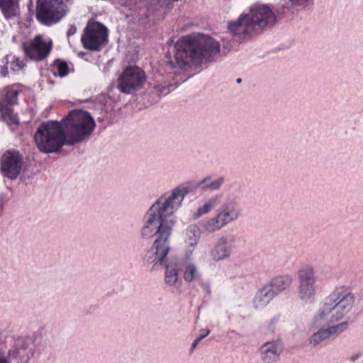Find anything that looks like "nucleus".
Masks as SVG:
<instances>
[{
	"label": "nucleus",
	"instance_id": "nucleus-33",
	"mask_svg": "<svg viewBox=\"0 0 363 363\" xmlns=\"http://www.w3.org/2000/svg\"><path fill=\"white\" fill-rule=\"evenodd\" d=\"M167 89L166 86H163V85H157V86H155L154 88H153V91L154 93L158 94V95H164L165 96L168 91H164L165 90Z\"/></svg>",
	"mask_w": 363,
	"mask_h": 363
},
{
	"label": "nucleus",
	"instance_id": "nucleus-24",
	"mask_svg": "<svg viewBox=\"0 0 363 363\" xmlns=\"http://www.w3.org/2000/svg\"><path fill=\"white\" fill-rule=\"evenodd\" d=\"M183 277L184 281L191 282L200 278L201 274L195 263L190 260H184L182 262Z\"/></svg>",
	"mask_w": 363,
	"mask_h": 363
},
{
	"label": "nucleus",
	"instance_id": "nucleus-10",
	"mask_svg": "<svg viewBox=\"0 0 363 363\" xmlns=\"http://www.w3.org/2000/svg\"><path fill=\"white\" fill-rule=\"evenodd\" d=\"M23 167V157L18 150H6L0 158V169L4 177L16 179L21 173Z\"/></svg>",
	"mask_w": 363,
	"mask_h": 363
},
{
	"label": "nucleus",
	"instance_id": "nucleus-14",
	"mask_svg": "<svg viewBox=\"0 0 363 363\" xmlns=\"http://www.w3.org/2000/svg\"><path fill=\"white\" fill-rule=\"evenodd\" d=\"M228 28L230 33L239 42L250 38L254 33H257L247 13L241 15L237 21L229 23Z\"/></svg>",
	"mask_w": 363,
	"mask_h": 363
},
{
	"label": "nucleus",
	"instance_id": "nucleus-21",
	"mask_svg": "<svg viewBox=\"0 0 363 363\" xmlns=\"http://www.w3.org/2000/svg\"><path fill=\"white\" fill-rule=\"evenodd\" d=\"M201 232L196 225H189L184 232V242L191 256L200 240Z\"/></svg>",
	"mask_w": 363,
	"mask_h": 363
},
{
	"label": "nucleus",
	"instance_id": "nucleus-8",
	"mask_svg": "<svg viewBox=\"0 0 363 363\" xmlns=\"http://www.w3.org/2000/svg\"><path fill=\"white\" fill-rule=\"evenodd\" d=\"M298 297L304 302H312L316 295L315 270L311 266L301 268L298 272Z\"/></svg>",
	"mask_w": 363,
	"mask_h": 363
},
{
	"label": "nucleus",
	"instance_id": "nucleus-2",
	"mask_svg": "<svg viewBox=\"0 0 363 363\" xmlns=\"http://www.w3.org/2000/svg\"><path fill=\"white\" fill-rule=\"evenodd\" d=\"M356 297L345 285L335 286L319 303L310 320V328L315 330L308 337V345L320 348L330 340L337 337L348 328L346 320L352 311Z\"/></svg>",
	"mask_w": 363,
	"mask_h": 363
},
{
	"label": "nucleus",
	"instance_id": "nucleus-26",
	"mask_svg": "<svg viewBox=\"0 0 363 363\" xmlns=\"http://www.w3.org/2000/svg\"><path fill=\"white\" fill-rule=\"evenodd\" d=\"M220 203V197L218 196H213L208 199L203 205L200 206L194 213L196 218H199L203 214H206L214 208Z\"/></svg>",
	"mask_w": 363,
	"mask_h": 363
},
{
	"label": "nucleus",
	"instance_id": "nucleus-13",
	"mask_svg": "<svg viewBox=\"0 0 363 363\" xmlns=\"http://www.w3.org/2000/svg\"><path fill=\"white\" fill-rule=\"evenodd\" d=\"M247 14L257 33L265 28L272 26L277 20L275 13L266 5L251 8L250 13Z\"/></svg>",
	"mask_w": 363,
	"mask_h": 363
},
{
	"label": "nucleus",
	"instance_id": "nucleus-5",
	"mask_svg": "<svg viewBox=\"0 0 363 363\" xmlns=\"http://www.w3.org/2000/svg\"><path fill=\"white\" fill-rule=\"evenodd\" d=\"M35 143L38 150L43 153H56L68 145L62 123L49 121L43 123L34 135Z\"/></svg>",
	"mask_w": 363,
	"mask_h": 363
},
{
	"label": "nucleus",
	"instance_id": "nucleus-1",
	"mask_svg": "<svg viewBox=\"0 0 363 363\" xmlns=\"http://www.w3.org/2000/svg\"><path fill=\"white\" fill-rule=\"evenodd\" d=\"M193 190L191 182L179 184L161 195L143 217L141 237L150 239L157 235L153 246L147 252L145 261L162 264L169 252V238L176 224L175 212L182 206L185 196Z\"/></svg>",
	"mask_w": 363,
	"mask_h": 363
},
{
	"label": "nucleus",
	"instance_id": "nucleus-35",
	"mask_svg": "<svg viewBox=\"0 0 363 363\" xmlns=\"http://www.w3.org/2000/svg\"><path fill=\"white\" fill-rule=\"evenodd\" d=\"M77 32V28L74 25H72L70 26V27L69 28L67 32V35L68 38H69L70 36L74 35Z\"/></svg>",
	"mask_w": 363,
	"mask_h": 363
},
{
	"label": "nucleus",
	"instance_id": "nucleus-15",
	"mask_svg": "<svg viewBox=\"0 0 363 363\" xmlns=\"http://www.w3.org/2000/svg\"><path fill=\"white\" fill-rule=\"evenodd\" d=\"M52 49V41L44 40L40 35L36 36L30 44L24 48L26 55L33 60L41 61L45 59Z\"/></svg>",
	"mask_w": 363,
	"mask_h": 363
},
{
	"label": "nucleus",
	"instance_id": "nucleus-28",
	"mask_svg": "<svg viewBox=\"0 0 363 363\" xmlns=\"http://www.w3.org/2000/svg\"><path fill=\"white\" fill-rule=\"evenodd\" d=\"M9 65L11 70L15 73L21 71L25 67V63L22 60L15 58L14 57H13L11 62H9Z\"/></svg>",
	"mask_w": 363,
	"mask_h": 363
},
{
	"label": "nucleus",
	"instance_id": "nucleus-36",
	"mask_svg": "<svg viewBox=\"0 0 363 363\" xmlns=\"http://www.w3.org/2000/svg\"><path fill=\"white\" fill-rule=\"evenodd\" d=\"M0 363H11V362L6 356L0 355Z\"/></svg>",
	"mask_w": 363,
	"mask_h": 363
},
{
	"label": "nucleus",
	"instance_id": "nucleus-34",
	"mask_svg": "<svg viewBox=\"0 0 363 363\" xmlns=\"http://www.w3.org/2000/svg\"><path fill=\"white\" fill-rule=\"evenodd\" d=\"M9 67H10L9 62L6 60V64L1 67L0 74L1 77H5L8 75Z\"/></svg>",
	"mask_w": 363,
	"mask_h": 363
},
{
	"label": "nucleus",
	"instance_id": "nucleus-32",
	"mask_svg": "<svg viewBox=\"0 0 363 363\" xmlns=\"http://www.w3.org/2000/svg\"><path fill=\"white\" fill-rule=\"evenodd\" d=\"M288 2L291 4L292 6H302L306 7L309 0H287Z\"/></svg>",
	"mask_w": 363,
	"mask_h": 363
},
{
	"label": "nucleus",
	"instance_id": "nucleus-38",
	"mask_svg": "<svg viewBox=\"0 0 363 363\" xmlns=\"http://www.w3.org/2000/svg\"><path fill=\"white\" fill-rule=\"evenodd\" d=\"M237 82H238V83H240V82H241V79H240V78H239V79H237Z\"/></svg>",
	"mask_w": 363,
	"mask_h": 363
},
{
	"label": "nucleus",
	"instance_id": "nucleus-18",
	"mask_svg": "<svg viewBox=\"0 0 363 363\" xmlns=\"http://www.w3.org/2000/svg\"><path fill=\"white\" fill-rule=\"evenodd\" d=\"M283 345L279 340L267 342L260 348L261 358L265 363H274L279 360Z\"/></svg>",
	"mask_w": 363,
	"mask_h": 363
},
{
	"label": "nucleus",
	"instance_id": "nucleus-30",
	"mask_svg": "<svg viewBox=\"0 0 363 363\" xmlns=\"http://www.w3.org/2000/svg\"><path fill=\"white\" fill-rule=\"evenodd\" d=\"M198 185L203 190L213 191L212 180L211 177H207L203 179L199 182Z\"/></svg>",
	"mask_w": 363,
	"mask_h": 363
},
{
	"label": "nucleus",
	"instance_id": "nucleus-17",
	"mask_svg": "<svg viewBox=\"0 0 363 363\" xmlns=\"http://www.w3.org/2000/svg\"><path fill=\"white\" fill-rule=\"evenodd\" d=\"M241 214V207L234 199L225 201L217 211V215L225 226L237 220Z\"/></svg>",
	"mask_w": 363,
	"mask_h": 363
},
{
	"label": "nucleus",
	"instance_id": "nucleus-19",
	"mask_svg": "<svg viewBox=\"0 0 363 363\" xmlns=\"http://www.w3.org/2000/svg\"><path fill=\"white\" fill-rule=\"evenodd\" d=\"M293 283V277L289 274H279L272 278L267 284L275 296L289 289Z\"/></svg>",
	"mask_w": 363,
	"mask_h": 363
},
{
	"label": "nucleus",
	"instance_id": "nucleus-11",
	"mask_svg": "<svg viewBox=\"0 0 363 363\" xmlns=\"http://www.w3.org/2000/svg\"><path fill=\"white\" fill-rule=\"evenodd\" d=\"M35 352V342L33 337H26L16 339L8 351L7 358L16 363H28Z\"/></svg>",
	"mask_w": 363,
	"mask_h": 363
},
{
	"label": "nucleus",
	"instance_id": "nucleus-20",
	"mask_svg": "<svg viewBox=\"0 0 363 363\" xmlns=\"http://www.w3.org/2000/svg\"><path fill=\"white\" fill-rule=\"evenodd\" d=\"M162 264H164L165 267L164 283L169 286H174L179 279V267L180 264L178 260L177 259H170L165 263L164 260H163V263ZM158 265L160 264H158ZM155 266H157V264Z\"/></svg>",
	"mask_w": 363,
	"mask_h": 363
},
{
	"label": "nucleus",
	"instance_id": "nucleus-12",
	"mask_svg": "<svg viewBox=\"0 0 363 363\" xmlns=\"http://www.w3.org/2000/svg\"><path fill=\"white\" fill-rule=\"evenodd\" d=\"M107 30L101 23L89 25L82 36V43L85 49L99 50L107 41Z\"/></svg>",
	"mask_w": 363,
	"mask_h": 363
},
{
	"label": "nucleus",
	"instance_id": "nucleus-25",
	"mask_svg": "<svg viewBox=\"0 0 363 363\" xmlns=\"http://www.w3.org/2000/svg\"><path fill=\"white\" fill-rule=\"evenodd\" d=\"M225 225L216 214V216L205 220L203 223L204 230L208 233H214L222 229Z\"/></svg>",
	"mask_w": 363,
	"mask_h": 363
},
{
	"label": "nucleus",
	"instance_id": "nucleus-6",
	"mask_svg": "<svg viewBox=\"0 0 363 363\" xmlns=\"http://www.w3.org/2000/svg\"><path fill=\"white\" fill-rule=\"evenodd\" d=\"M67 0H38L36 18L43 25L51 26L59 22L67 13Z\"/></svg>",
	"mask_w": 363,
	"mask_h": 363
},
{
	"label": "nucleus",
	"instance_id": "nucleus-3",
	"mask_svg": "<svg viewBox=\"0 0 363 363\" xmlns=\"http://www.w3.org/2000/svg\"><path fill=\"white\" fill-rule=\"evenodd\" d=\"M174 50V58L169 59L166 69L175 75L215 60L220 51L218 42L201 33L183 36L175 43Z\"/></svg>",
	"mask_w": 363,
	"mask_h": 363
},
{
	"label": "nucleus",
	"instance_id": "nucleus-27",
	"mask_svg": "<svg viewBox=\"0 0 363 363\" xmlns=\"http://www.w3.org/2000/svg\"><path fill=\"white\" fill-rule=\"evenodd\" d=\"M53 74L60 77H65L69 74L68 64L63 60H56L52 65Z\"/></svg>",
	"mask_w": 363,
	"mask_h": 363
},
{
	"label": "nucleus",
	"instance_id": "nucleus-4",
	"mask_svg": "<svg viewBox=\"0 0 363 363\" xmlns=\"http://www.w3.org/2000/svg\"><path fill=\"white\" fill-rule=\"evenodd\" d=\"M62 126L68 146L87 140L93 133L96 123L93 117L82 110H73L63 119Z\"/></svg>",
	"mask_w": 363,
	"mask_h": 363
},
{
	"label": "nucleus",
	"instance_id": "nucleus-37",
	"mask_svg": "<svg viewBox=\"0 0 363 363\" xmlns=\"http://www.w3.org/2000/svg\"><path fill=\"white\" fill-rule=\"evenodd\" d=\"M278 320H279V317H274V318H273L272 319L271 323H274L277 322V321H278Z\"/></svg>",
	"mask_w": 363,
	"mask_h": 363
},
{
	"label": "nucleus",
	"instance_id": "nucleus-16",
	"mask_svg": "<svg viewBox=\"0 0 363 363\" xmlns=\"http://www.w3.org/2000/svg\"><path fill=\"white\" fill-rule=\"evenodd\" d=\"M233 247L230 238L222 235L218 238L209 251V256L216 262L228 259L232 254Z\"/></svg>",
	"mask_w": 363,
	"mask_h": 363
},
{
	"label": "nucleus",
	"instance_id": "nucleus-23",
	"mask_svg": "<svg viewBox=\"0 0 363 363\" xmlns=\"http://www.w3.org/2000/svg\"><path fill=\"white\" fill-rule=\"evenodd\" d=\"M0 10L6 19L20 15L19 0H0Z\"/></svg>",
	"mask_w": 363,
	"mask_h": 363
},
{
	"label": "nucleus",
	"instance_id": "nucleus-22",
	"mask_svg": "<svg viewBox=\"0 0 363 363\" xmlns=\"http://www.w3.org/2000/svg\"><path fill=\"white\" fill-rule=\"evenodd\" d=\"M275 297L272 290L265 284L257 291L253 298L254 307L257 309L263 308Z\"/></svg>",
	"mask_w": 363,
	"mask_h": 363
},
{
	"label": "nucleus",
	"instance_id": "nucleus-7",
	"mask_svg": "<svg viewBox=\"0 0 363 363\" xmlns=\"http://www.w3.org/2000/svg\"><path fill=\"white\" fill-rule=\"evenodd\" d=\"M146 82L145 72L138 66L127 67L118 77L117 87L123 94L140 89Z\"/></svg>",
	"mask_w": 363,
	"mask_h": 363
},
{
	"label": "nucleus",
	"instance_id": "nucleus-29",
	"mask_svg": "<svg viewBox=\"0 0 363 363\" xmlns=\"http://www.w3.org/2000/svg\"><path fill=\"white\" fill-rule=\"evenodd\" d=\"M199 336L196 339H195L192 343L191 352L194 351L199 345V343L201 342V340L205 338L206 336H208V334L210 333V330L208 329H201L199 330Z\"/></svg>",
	"mask_w": 363,
	"mask_h": 363
},
{
	"label": "nucleus",
	"instance_id": "nucleus-31",
	"mask_svg": "<svg viewBox=\"0 0 363 363\" xmlns=\"http://www.w3.org/2000/svg\"><path fill=\"white\" fill-rule=\"evenodd\" d=\"M225 182L224 177H219L214 180H212L213 191H217L220 189L223 183Z\"/></svg>",
	"mask_w": 363,
	"mask_h": 363
},
{
	"label": "nucleus",
	"instance_id": "nucleus-9",
	"mask_svg": "<svg viewBox=\"0 0 363 363\" xmlns=\"http://www.w3.org/2000/svg\"><path fill=\"white\" fill-rule=\"evenodd\" d=\"M21 89L16 84L6 86L1 91V116L9 125H17L19 123L18 116L13 113L11 106L17 104L18 95Z\"/></svg>",
	"mask_w": 363,
	"mask_h": 363
}]
</instances>
